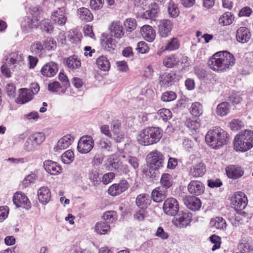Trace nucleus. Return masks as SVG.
I'll use <instances>...</instances> for the list:
<instances>
[{
  "label": "nucleus",
  "mask_w": 253,
  "mask_h": 253,
  "mask_svg": "<svg viewBox=\"0 0 253 253\" xmlns=\"http://www.w3.org/2000/svg\"><path fill=\"white\" fill-rule=\"evenodd\" d=\"M121 122L119 120H114L111 125V129L114 135L119 134L121 127Z\"/></svg>",
  "instance_id": "nucleus-59"
},
{
  "label": "nucleus",
  "mask_w": 253,
  "mask_h": 253,
  "mask_svg": "<svg viewBox=\"0 0 253 253\" xmlns=\"http://www.w3.org/2000/svg\"><path fill=\"white\" fill-rule=\"evenodd\" d=\"M13 201L16 207H22L26 209L31 208V203L27 197L21 192L15 193L13 197Z\"/></svg>",
  "instance_id": "nucleus-16"
},
{
  "label": "nucleus",
  "mask_w": 253,
  "mask_h": 253,
  "mask_svg": "<svg viewBox=\"0 0 253 253\" xmlns=\"http://www.w3.org/2000/svg\"><path fill=\"white\" fill-rule=\"evenodd\" d=\"M41 29L43 31L50 33L52 31L53 27L48 19H44L42 21Z\"/></svg>",
  "instance_id": "nucleus-57"
},
{
  "label": "nucleus",
  "mask_w": 253,
  "mask_h": 253,
  "mask_svg": "<svg viewBox=\"0 0 253 253\" xmlns=\"http://www.w3.org/2000/svg\"><path fill=\"white\" fill-rule=\"evenodd\" d=\"M233 148L237 152H246L253 148V131L245 129L237 134L233 140Z\"/></svg>",
  "instance_id": "nucleus-2"
},
{
  "label": "nucleus",
  "mask_w": 253,
  "mask_h": 253,
  "mask_svg": "<svg viewBox=\"0 0 253 253\" xmlns=\"http://www.w3.org/2000/svg\"><path fill=\"white\" fill-rule=\"evenodd\" d=\"M234 17L229 12L224 13L219 19V23L223 26H227L233 23Z\"/></svg>",
  "instance_id": "nucleus-41"
},
{
  "label": "nucleus",
  "mask_w": 253,
  "mask_h": 253,
  "mask_svg": "<svg viewBox=\"0 0 253 253\" xmlns=\"http://www.w3.org/2000/svg\"><path fill=\"white\" fill-rule=\"evenodd\" d=\"M162 135V131L158 127H147L140 132L137 140L142 145H151L158 143Z\"/></svg>",
  "instance_id": "nucleus-4"
},
{
  "label": "nucleus",
  "mask_w": 253,
  "mask_h": 253,
  "mask_svg": "<svg viewBox=\"0 0 253 253\" xmlns=\"http://www.w3.org/2000/svg\"><path fill=\"white\" fill-rule=\"evenodd\" d=\"M184 204L192 211H198L201 207L200 200L195 196H187L183 199Z\"/></svg>",
  "instance_id": "nucleus-25"
},
{
  "label": "nucleus",
  "mask_w": 253,
  "mask_h": 253,
  "mask_svg": "<svg viewBox=\"0 0 253 253\" xmlns=\"http://www.w3.org/2000/svg\"><path fill=\"white\" fill-rule=\"evenodd\" d=\"M37 195L39 202L43 205L48 203L51 199V193L47 187L40 188L37 191Z\"/></svg>",
  "instance_id": "nucleus-28"
},
{
  "label": "nucleus",
  "mask_w": 253,
  "mask_h": 253,
  "mask_svg": "<svg viewBox=\"0 0 253 253\" xmlns=\"http://www.w3.org/2000/svg\"><path fill=\"white\" fill-rule=\"evenodd\" d=\"M235 62L234 55L230 52L223 50L213 54L209 59L208 65L213 71L222 72L234 65Z\"/></svg>",
  "instance_id": "nucleus-1"
},
{
  "label": "nucleus",
  "mask_w": 253,
  "mask_h": 253,
  "mask_svg": "<svg viewBox=\"0 0 253 253\" xmlns=\"http://www.w3.org/2000/svg\"><path fill=\"white\" fill-rule=\"evenodd\" d=\"M102 218L108 222L111 223L117 220V215L114 211H107L103 214Z\"/></svg>",
  "instance_id": "nucleus-50"
},
{
  "label": "nucleus",
  "mask_w": 253,
  "mask_h": 253,
  "mask_svg": "<svg viewBox=\"0 0 253 253\" xmlns=\"http://www.w3.org/2000/svg\"><path fill=\"white\" fill-rule=\"evenodd\" d=\"M104 0H90L89 5L94 10H98L103 6Z\"/></svg>",
  "instance_id": "nucleus-52"
},
{
  "label": "nucleus",
  "mask_w": 253,
  "mask_h": 253,
  "mask_svg": "<svg viewBox=\"0 0 253 253\" xmlns=\"http://www.w3.org/2000/svg\"><path fill=\"white\" fill-rule=\"evenodd\" d=\"M231 201L232 207L237 212L245 209L248 202L246 195L242 192L234 193L231 197Z\"/></svg>",
  "instance_id": "nucleus-8"
},
{
  "label": "nucleus",
  "mask_w": 253,
  "mask_h": 253,
  "mask_svg": "<svg viewBox=\"0 0 253 253\" xmlns=\"http://www.w3.org/2000/svg\"><path fill=\"white\" fill-rule=\"evenodd\" d=\"M167 190L163 187H157L152 192V199L156 202H160L165 199L167 196Z\"/></svg>",
  "instance_id": "nucleus-33"
},
{
  "label": "nucleus",
  "mask_w": 253,
  "mask_h": 253,
  "mask_svg": "<svg viewBox=\"0 0 253 253\" xmlns=\"http://www.w3.org/2000/svg\"><path fill=\"white\" fill-rule=\"evenodd\" d=\"M31 52L35 55L41 57L45 53L44 45L40 41L33 42L30 47Z\"/></svg>",
  "instance_id": "nucleus-34"
},
{
  "label": "nucleus",
  "mask_w": 253,
  "mask_h": 253,
  "mask_svg": "<svg viewBox=\"0 0 253 253\" xmlns=\"http://www.w3.org/2000/svg\"><path fill=\"white\" fill-rule=\"evenodd\" d=\"M58 70V65L51 61L46 63L42 66L41 72L42 75L44 77H52L56 75Z\"/></svg>",
  "instance_id": "nucleus-19"
},
{
  "label": "nucleus",
  "mask_w": 253,
  "mask_h": 253,
  "mask_svg": "<svg viewBox=\"0 0 253 253\" xmlns=\"http://www.w3.org/2000/svg\"><path fill=\"white\" fill-rule=\"evenodd\" d=\"M37 146L34 143V142L32 140V139L29 136L26 140L25 144H24V149L26 151L31 152L36 149Z\"/></svg>",
  "instance_id": "nucleus-54"
},
{
  "label": "nucleus",
  "mask_w": 253,
  "mask_h": 253,
  "mask_svg": "<svg viewBox=\"0 0 253 253\" xmlns=\"http://www.w3.org/2000/svg\"><path fill=\"white\" fill-rule=\"evenodd\" d=\"M75 155L73 151L68 150L61 156V161L65 164H70L74 160Z\"/></svg>",
  "instance_id": "nucleus-45"
},
{
  "label": "nucleus",
  "mask_w": 253,
  "mask_h": 253,
  "mask_svg": "<svg viewBox=\"0 0 253 253\" xmlns=\"http://www.w3.org/2000/svg\"><path fill=\"white\" fill-rule=\"evenodd\" d=\"M243 123L239 120H234L230 123V127L233 130H238L243 126Z\"/></svg>",
  "instance_id": "nucleus-61"
},
{
  "label": "nucleus",
  "mask_w": 253,
  "mask_h": 253,
  "mask_svg": "<svg viewBox=\"0 0 253 253\" xmlns=\"http://www.w3.org/2000/svg\"><path fill=\"white\" fill-rule=\"evenodd\" d=\"M151 199L149 195L142 193L137 196L136 204L141 209L146 208L151 203Z\"/></svg>",
  "instance_id": "nucleus-36"
},
{
  "label": "nucleus",
  "mask_w": 253,
  "mask_h": 253,
  "mask_svg": "<svg viewBox=\"0 0 253 253\" xmlns=\"http://www.w3.org/2000/svg\"><path fill=\"white\" fill-rule=\"evenodd\" d=\"M164 162L163 154L156 150L150 153L147 156V175L150 177L156 176V171L162 167Z\"/></svg>",
  "instance_id": "nucleus-5"
},
{
  "label": "nucleus",
  "mask_w": 253,
  "mask_h": 253,
  "mask_svg": "<svg viewBox=\"0 0 253 253\" xmlns=\"http://www.w3.org/2000/svg\"><path fill=\"white\" fill-rule=\"evenodd\" d=\"M77 15L79 19L85 22H91L93 19V15L89 9L82 7L78 9Z\"/></svg>",
  "instance_id": "nucleus-31"
},
{
  "label": "nucleus",
  "mask_w": 253,
  "mask_h": 253,
  "mask_svg": "<svg viewBox=\"0 0 253 253\" xmlns=\"http://www.w3.org/2000/svg\"><path fill=\"white\" fill-rule=\"evenodd\" d=\"M30 137L37 146L41 144L45 138L44 134L43 132H36L31 135Z\"/></svg>",
  "instance_id": "nucleus-46"
},
{
  "label": "nucleus",
  "mask_w": 253,
  "mask_h": 253,
  "mask_svg": "<svg viewBox=\"0 0 253 253\" xmlns=\"http://www.w3.org/2000/svg\"><path fill=\"white\" fill-rule=\"evenodd\" d=\"M251 33L249 30L245 27H241L236 32L237 41L242 43L247 42L251 39Z\"/></svg>",
  "instance_id": "nucleus-27"
},
{
  "label": "nucleus",
  "mask_w": 253,
  "mask_h": 253,
  "mask_svg": "<svg viewBox=\"0 0 253 253\" xmlns=\"http://www.w3.org/2000/svg\"><path fill=\"white\" fill-rule=\"evenodd\" d=\"M58 78L64 86L67 87L70 86V82L68 77L64 73L60 72L58 75Z\"/></svg>",
  "instance_id": "nucleus-63"
},
{
  "label": "nucleus",
  "mask_w": 253,
  "mask_h": 253,
  "mask_svg": "<svg viewBox=\"0 0 253 253\" xmlns=\"http://www.w3.org/2000/svg\"><path fill=\"white\" fill-rule=\"evenodd\" d=\"M210 224L211 227L217 229L224 230L227 226L226 221L221 217H216L211 219Z\"/></svg>",
  "instance_id": "nucleus-40"
},
{
  "label": "nucleus",
  "mask_w": 253,
  "mask_h": 253,
  "mask_svg": "<svg viewBox=\"0 0 253 253\" xmlns=\"http://www.w3.org/2000/svg\"><path fill=\"white\" fill-rule=\"evenodd\" d=\"M163 209L164 212L167 215L172 216H175L179 209L178 202L175 198H168L164 202Z\"/></svg>",
  "instance_id": "nucleus-9"
},
{
  "label": "nucleus",
  "mask_w": 253,
  "mask_h": 253,
  "mask_svg": "<svg viewBox=\"0 0 253 253\" xmlns=\"http://www.w3.org/2000/svg\"><path fill=\"white\" fill-rule=\"evenodd\" d=\"M45 170L51 175H58L62 172L61 166L56 162L48 160L43 164Z\"/></svg>",
  "instance_id": "nucleus-22"
},
{
  "label": "nucleus",
  "mask_w": 253,
  "mask_h": 253,
  "mask_svg": "<svg viewBox=\"0 0 253 253\" xmlns=\"http://www.w3.org/2000/svg\"><path fill=\"white\" fill-rule=\"evenodd\" d=\"M201 115L199 112H189L187 114V119L185 122L186 126L192 130L198 129L200 126L199 117Z\"/></svg>",
  "instance_id": "nucleus-15"
},
{
  "label": "nucleus",
  "mask_w": 253,
  "mask_h": 253,
  "mask_svg": "<svg viewBox=\"0 0 253 253\" xmlns=\"http://www.w3.org/2000/svg\"><path fill=\"white\" fill-rule=\"evenodd\" d=\"M177 97L175 92L172 91H167L161 96V99L164 102H170L175 100Z\"/></svg>",
  "instance_id": "nucleus-47"
},
{
  "label": "nucleus",
  "mask_w": 253,
  "mask_h": 253,
  "mask_svg": "<svg viewBox=\"0 0 253 253\" xmlns=\"http://www.w3.org/2000/svg\"><path fill=\"white\" fill-rule=\"evenodd\" d=\"M101 45L105 50L112 52L116 47V40L111 36H103L101 41Z\"/></svg>",
  "instance_id": "nucleus-29"
},
{
  "label": "nucleus",
  "mask_w": 253,
  "mask_h": 253,
  "mask_svg": "<svg viewBox=\"0 0 253 253\" xmlns=\"http://www.w3.org/2000/svg\"><path fill=\"white\" fill-rule=\"evenodd\" d=\"M188 190L192 194L200 195L204 192V185L200 181L192 180L188 185Z\"/></svg>",
  "instance_id": "nucleus-20"
},
{
  "label": "nucleus",
  "mask_w": 253,
  "mask_h": 253,
  "mask_svg": "<svg viewBox=\"0 0 253 253\" xmlns=\"http://www.w3.org/2000/svg\"><path fill=\"white\" fill-rule=\"evenodd\" d=\"M207 143L214 149H218L228 142L227 132L220 127H215L208 131L206 135Z\"/></svg>",
  "instance_id": "nucleus-3"
},
{
  "label": "nucleus",
  "mask_w": 253,
  "mask_h": 253,
  "mask_svg": "<svg viewBox=\"0 0 253 253\" xmlns=\"http://www.w3.org/2000/svg\"><path fill=\"white\" fill-rule=\"evenodd\" d=\"M99 149L103 152H111L112 151L111 142L107 139H102L98 143Z\"/></svg>",
  "instance_id": "nucleus-43"
},
{
  "label": "nucleus",
  "mask_w": 253,
  "mask_h": 253,
  "mask_svg": "<svg viewBox=\"0 0 253 253\" xmlns=\"http://www.w3.org/2000/svg\"><path fill=\"white\" fill-rule=\"evenodd\" d=\"M173 28L172 22L169 20H162L160 21L158 26V32L160 36L166 38L170 35Z\"/></svg>",
  "instance_id": "nucleus-18"
},
{
  "label": "nucleus",
  "mask_w": 253,
  "mask_h": 253,
  "mask_svg": "<svg viewBox=\"0 0 253 253\" xmlns=\"http://www.w3.org/2000/svg\"><path fill=\"white\" fill-rule=\"evenodd\" d=\"M93 146V138L90 136H84L80 139L77 148L81 153L86 154L92 149Z\"/></svg>",
  "instance_id": "nucleus-11"
},
{
  "label": "nucleus",
  "mask_w": 253,
  "mask_h": 253,
  "mask_svg": "<svg viewBox=\"0 0 253 253\" xmlns=\"http://www.w3.org/2000/svg\"><path fill=\"white\" fill-rule=\"evenodd\" d=\"M75 137L71 134H68L61 138L54 147V151L58 152L68 148L74 142Z\"/></svg>",
  "instance_id": "nucleus-14"
},
{
  "label": "nucleus",
  "mask_w": 253,
  "mask_h": 253,
  "mask_svg": "<svg viewBox=\"0 0 253 253\" xmlns=\"http://www.w3.org/2000/svg\"><path fill=\"white\" fill-rule=\"evenodd\" d=\"M109 30L111 36L117 39L122 38L125 34L123 27L118 21H113L109 27Z\"/></svg>",
  "instance_id": "nucleus-21"
},
{
  "label": "nucleus",
  "mask_w": 253,
  "mask_h": 253,
  "mask_svg": "<svg viewBox=\"0 0 253 253\" xmlns=\"http://www.w3.org/2000/svg\"><path fill=\"white\" fill-rule=\"evenodd\" d=\"M48 88L50 91L57 92L60 89L61 86L59 82L54 81L48 84Z\"/></svg>",
  "instance_id": "nucleus-62"
},
{
  "label": "nucleus",
  "mask_w": 253,
  "mask_h": 253,
  "mask_svg": "<svg viewBox=\"0 0 253 253\" xmlns=\"http://www.w3.org/2000/svg\"><path fill=\"white\" fill-rule=\"evenodd\" d=\"M206 171V167L203 163H199L192 166L189 170V175L193 178L203 176Z\"/></svg>",
  "instance_id": "nucleus-24"
},
{
  "label": "nucleus",
  "mask_w": 253,
  "mask_h": 253,
  "mask_svg": "<svg viewBox=\"0 0 253 253\" xmlns=\"http://www.w3.org/2000/svg\"><path fill=\"white\" fill-rule=\"evenodd\" d=\"M160 183L164 188L167 189L169 188L173 183L172 176L169 173L163 174L160 179Z\"/></svg>",
  "instance_id": "nucleus-42"
},
{
  "label": "nucleus",
  "mask_w": 253,
  "mask_h": 253,
  "mask_svg": "<svg viewBox=\"0 0 253 253\" xmlns=\"http://www.w3.org/2000/svg\"><path fill=\"white\" fill-rule=\"evenodd\" d=\"M227 175L232 179H237L244 174V170L239 167L231 165L226 169Z\"/></svg>",
  "instance_id": "nucleus-30"
},
{
  "label": "nucleus",
  "mask_w": 253,
  "mask_h": 253,
  "mask_svg": "<svg viewBox=\"0 0 253 253\" xmlns=\"http://www.w3.org/2000/svg\"><path fill=\"white\" fill-rule=\"evenodd\" d=\"M45 50H54L56 47V41L51 38H47L43 42Z\"/></svg>",
  "instance_id": "nucleus-49"
},
{
  "label": "nucleus",
  "mask_w": 253,
  "mask_h": 253,
  "mask_svg": "<svg viewBox=\"0 0 253 253\" xmlns=\"http://www.w3.org/2000/svg\"><path fill=\"white\" fill-rule=\"evenodd\" d=\"M180 45L179 40L176 37H172L167 41L165 45L162 47V49L163 51H174L179 48Z\"/></svg>",
  "instance_id": "nucleus-32"
},
{
  "label": "nucleus",
  "mask_w": 253,
  "mask_h": 253,
  "mask_svg": "<svg viewBox=\"0 0 253 253\" xmlns=\"http://www.w3.org/2000/svg\"><path fill=\"white\" fill-rule=\"evenodd\" d=\"M192 218V215L190 212L181 211L172 219V222L177 227H185L190 224Z\"/></svg>",
  "instance_id": "nucleus-10"
},
{
  "label": "nucleus",
  "mask_w": 253,
  "mask_h": 253,
  "mask_svg": "<svg viewBox=\"0 0 253 253\" xmlns=\"http://www.w3.org/2000/svg\"><path fill=\"white\" fill-rule=\"evenodd\" d=\"M168 10L170 16L173 17L177 16L179 14V9L173 3H169Z\"/></svg>",
  "instance_id": "nucleus-60"
},
{
  "label": "nucleus",
  "mask_w": 253,
  "mask_h": 253,
  "mask_svg": "<svg viewBox=\"0 0 253 253\" xmlns=\"http://www.w3.org/2000/svg\"><path fill=\"white\" fill-rule=\"evenodd\" d=\"M66 65L72 70H77L81 67V61L77 55H73L66 59Z\"/></svg>",
  "instance_id": "nucleus-38"
},
{
  "label": "nucleus",
  "mask_w": 253,
  "mask_h": 253,
  "mask_svg": "<svg viewBox=\"0 0 253 253\" xmlns=\"http://www.w3.org/2000/svg\"><path fill=\"white\" fill-rule=\"evenodd\" d=\"M140 33L143 38L149 42H152L156 38L155 30L150 25L143 26L140 30Z\"/></svg>",
  "instance_id": "nucleus-23"
},
{
  "label": "nucleus",
  "mask_w": 253,
  "mask_h": 253,
  "mask_svg": "<svg viewBox=\"0 0 253 253\" xmlns=\"http://www.w3.org/2000/svg\"><path fill=\"white\" fill-rule=\"evenodd\" d=\"M129 187L126 180H122L118 183L111 185L108 189V193L112 196H116L126 191Z\"/></svg>",
  "instance_id": "nucleus-13"
},
{
  "label": "nucleus",
  "mask_w": 253,
  "mask_h": 253,
  "mask_svg": "<svg viewBox=\"0 0 253 253\" xmlns=\"http://www.w3.org/2000/svg\"><path fill=\"white\" fill-rule=\"evenodd\" d=\"M6 91L9 97H14L16 93V88L13 84H8L6 86Z\"/></svg>",
  "instance_id": "nucleus-64"
},
{
  "label": "nucleus",
  "mask_w": 253,
  "mask_h": 253,
  "mask_svg": "<svg viewBox=\"0 0 253 253\" xmlns=\"http://www.w3.org/2000/svg\"><path fill=\"white\" fill-rule=\"evenodd\" d=\"M38 178L37 175L34 173L27 175L23 180V183L25 186H28L31 183H34Z\"/></svg>",
  "instance_id": "nucleus-55"
},
{
  "label": "nucleus",
  "mask_w": 253,
  "mask_h": 253,
  "mask_svg": "<svg viewBox=\"0 0 253 253\" xmlns=\"http://www.w3.org/2000/svg\"><path fill=\"white\" fill-rule=\"evenodd\" d=\"M210 239L211 242L214 244L211 249L212 251H214L220 248L221 244V238L220 237L216 235H212L210 237Z\"/></svg>",
  "instance_id": "nucleus-53"
},
{
  "label": "nucleus",
  "mask_w": 253,
  "mask_h": 253,
  "mask_svg": "<svg viewBox=\"0 0 253 253\" xmlns=\"http://www.w3.org/2000/svg\"><path fill=\"white\" fill-rule=\"evenodd\" d=\"M160 9L157 6L152 7L145 11L142 14V17L145 19H151L155 20L158 16Z\"/></svg>",
  "instance_id": "nucleus-39"
},
{
  "label": "nucleus",
  "mask_w": 253,
  "mask_h": 253,
  "mask_svg": "<svg viewBox=\"0 0 253 253\" xmlns=\"http://www.w3.org/2000/svg\"><path fill=\"white\" fill-rule=\"evenodd\" d=\"M179 60L177 54L171 53L165 56L163 59V65L166 68H172L177 66Z\"/></svg>",
  "instance_id": "nucleus-26"
},
{
  "label": "nucleus",
  "mask_w": 253,
  "mask_h": 253,
  "mask_svg": "<svg viewBox=\"0 0 253 253\" xmlns=\"http://www.w3.org/2000/svg\"><path fill=\"white\" fill-rule=\"evenodd\" d=\"M194 73L201 80L207 79L208 76V74L205 70L198 67L194 68Z\"/></svg>",
  "instance_id": "nucleus-51"
},
{
  "label": "nucleus",
  "mask_w": 253,
  "mask_h": 253,
  "mask_svg": "<svg viewBox=\"0 0 253 253\" xmlns=\"http://www.w3.org/2000/svg\"><path fill=\"white\" fill-rule=\"evenodd\" d=\"M124 25L127 31L132 32L136 29L137 22L135 19L128 18L125 20Z\"/></svg>",
  "instance_id": "nucleus-48"
},
{
  "label": "nucleus",
  "mask_w": 253,
  "mask_h": 253,
  "mask_svg": "<svg viewBox=\"0 0 253 253\" xmlns=\"http://www.w3.org/2000/svg\"><path fill=\"white\" fill-rule=\"evenodd\" d=\"M160 84L164 87H169L178 81L176 74L171 71L161 75L159 77Z\"/></svg>",
  "instance_id": "nucleus-17"
},
{
  "label": "nucleus",
  "mask_w": 253,
  "mask_h": 253,
  "mask_svg": "<svg viewBox=\"0 0 253 253\" xmlns=\"http://www.w3.org/2000/svg\"><path fill=\"white\" fill-rule=\"evenodd\" d=\"M97 67L103 71H107L110 68V63L109 59L104 55H100L96 59Z\"/></svg>",
  "instance_id": "nucleus-37"
},
{
  "label": "nucleus",
  "mask_w": 253,
  "mask_h": 253,
  "mask_svg": "<svg viewBox=\"0 0 253 253\" xmlns=\"http://www.w3.org/2000/svg\"><path fill=\"white\" fill-rule=\"evenodd\" d=\"M96 232L101 235H104L110 231V226L104 222H100L96 223L95 226Z\"/></svg>",
  "instance_id": "nucleus-44"
},
{
  "label": "nucleus",
  "mask_w": 253,
  "mask_h": 253,
  "mask_svg": "<svg viewBox=\"0 0 253 253\" xmlns=\"http://www.w3.org/2000/svg\"><path fill=\"white\" fill-rule=\"evenodd\" d=\"M125 163H129L131 167L135 169L137 168L139 166L138 160L136 157L128 156L125 159Z\"/></svg>",
  "instance_id": "nucleus-58"
},
{
  "label": "nucleus",
  "mask_w": 253,
  "mask_h": 253,
  "mask_svg": "<svg viewBox=\"0 0 253 253\" xmlns=\"http://www.w3.org/2000/svg\"><path fill=\"white\" fill-rule=\"evenodd\" d=\"M125 155L120 156L119 159L114 158L113 155L110 156L107 159V165L109 169L115 170L122 173H126L129 171L128 166L125 163Z\"/></svg>",
  "instance_id": "nucleus-6"
},
{
  "label": "nucleus",
  "mask_w": 253,
  "mask_h": 253,
  "mask_svg": "<svg viewBox=\"0 0 253 253\" xmlns=\"http://www.w3.org/2000/svg\"><path fill=\"white\" fill-rule=\"evenodd\" d=\"M138 52L140 53H146L149 50V47L147 43L145 42L141 41L137 43V46L136 48Z\"/></svg>",
  "instance_id": "nucleus-56"
},
{
  "label": "nucleus",
  "mask_w": 253,
  "mask_h": 253,
  "mask_svg": "<svg viewBox=\"0 0 253 253\" xmlns=\"http://www.w3.org/2000/svg\"><path fill=\"white\" fill-rule=\"evenodd\" d=\"M51 19L54 24L59 26H63L65 24L67 20V11L65 7L58 8L54 11L51 14Z\"/></svg>",
  "instance_id": "nucleus-12"
},
{
  "label": "nucleus",
  "mask_w": 253,
  "mask_h": 253,
  "mask_svg": "<svg viewBox=\"0 0 253 253\" xmlns=\"http://www.w3.org/2000/svg\"><path fill=\"white\" fill-rule=\"evenodd\" d=\"M41 12L37 7L31 9L29 15L24 20V26L27 30L37 28L40 23Z\"/></svg>",
  "instance_id": "nucleus-7"
},
{
  "label": "nucleus",
  "mask_w": 253,
  "mask_h": 253,
  "mask_svg": "<svg viewBox=\"0 0 253 253\" xmlns=\"http://www.w3.org/2000/svg\"><path fill=\"white\" fill-rule=\"evenodd\" d=\"M33 94L26 88H22L19 89V95L17 98V102L24 104L29 102L33 98Z\"/></svg>",
  "instance_id": "nucleus-35"
}]
</instances>
